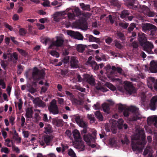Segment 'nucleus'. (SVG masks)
Segmentation results:
<instances>
[{"mask_svg": "<svg viewBox=\"0 0 157 157\" xmlns=\"http://www.w3.org/2000/svg\"><path fill=\"white\" fill-rule=\"evenodd\" d=\"M135 133L132 136V147L134 151L141 152L146 144V142L144 139V130H136Z\"/></svg>", "mask_w": 157, "mask_h": 157, "instance_id": "nucleus-1", "label": "nucleus"}, {"mask_svg": "<svg viewBox=\"0 0 157 157\" xmlns=\"http://www.w3.org/2000/svg\"><path fill=\"white\" fill-rule=\"evenodd\" d=\"M124 89L127 94H131L136 92V90L131 82L126 81L124 82Z\"/></svg>", "mask_w": 157, "mask_h": 157, "instance_id": "nucleus-2", "label": "nucleus"}, {"mask_svg": "<svg viewBox=\"0 0 157 157\" xmlns=\"http://www.w3.org/2000/svg\"><path fill=\"white\" fill-rule=\"evenodd\" d=\"M48 108L50 112L53 114H57L59 113L56 105V101L55 100H52Z\"/></svg>", "mask_w": 157, "mask_h": 157, "instance_id": "nucleus-3", "label": "nucleus"}, {"mask_svg": "<svg viewBox=\"0 0 157 157\" xmlns=\"http://www.w3.org/2000/svg\"><path fill=\"white\" fill-rule=\"evenodd\" d=\"M138 109L135 106H132L130 108L131 111L133 113L132 121H136L141 118L140 115L138 113Z\"/></svg>", "mask_w": 157, "mask_h": 157, "instance_id": "nucleus-4", "label": "nucleus"}, {"mask_svg": "<svg viewBox=\"0 0 157 157\" xmlns=\"http://www.w3.org/2000/svg\"><path fill=\"white\" fill-rule=\"evenodd\" d=\"M44 75V72L43 71H39L37 68L34 67L33 68V78H35L36 75H37L38 77H40L39 78H38V80L43 79Z\"/></svg>", "mask_w": 157, "mask_h": 157, "instance_id": "nucleus-5", "label": "nucleus"}, {"mask_svg": "<svg viewBox=\"0 0 157 157\" xmlns=\"http://www.w3.org/2000/svg\"><path fill=\"white\" fill-rule=\"evenodd\" d=\"M73 144L75 147L79 149L80 151H82L85 149L83 142L81 140L79 141H76L73 142Z\"/></svg>", "mask_w": 157, "mask_h": 157, "instance_id": "nucleus-6", "label": "nucleus"}, {"mask_svg": "<svg viewBox=\"0 0 157 157\" xmlns=\"http://www.w3.org/2000/svg\"><path fill=\"white\" fill-rule=\"evenodd\" d=\"M66 14L65 11H60L56 12L53 15L54 20L56 22H59L60 20V17Z\"/></svg>", "mask_w": 157, "mask_h": 157, "instance_id": "nucleus-7", "label": "nucleus"}, {"mask_svg": "<svg viewBox=\"0 0 157 157\" xmlns=\"http://www.w3.org/2000/svg\"><path fill=\"white\" fill-rule=\"evenodd\" d=\"M56 38H57L56 41L52 42L49 47L48 48H51L52 46L55 45L56 46H60L63 44V40L58 36H57Z\"/></svg>", "mask_w": 157, "mask_h": 157, "instance_id": "nucleus-8", "label": "nucleus"}, {"mask_svg": "<svg viewBox=\"0 0 157 157\" xmlns=\"http://www.w3.org/2000/svg\"><path fill=\"white\" fill-rule=\"evenodd\" d=\"M144 44H145V46L144 47V50L146 51L148 53H151V49L154 48V46L152 43L147 41Z\"/></svg>", "mask_w": 157, "mask_h": 157, "instance_id": "nucleus-9", "label": "nucleus"}, {"mask_svg": "<svg viewBox=\"0 0 157 157\" xmlns=\"http://www.w3.org/2000/svg\"><path fill=\"white\" fill-rule=\"evenodd\" d=\"M83 80L87 82L91 85L94 86L95 85V81L94 78L92 76L88 74H85L83 75Z\"/></svg>", "mask_w": 157, "mask_h": 157, "instance_id": "nucleus-10", "label": "nucleus"}, {"mask_svg": "<svg viewBox=\"0 0 157 157\" xmlns=\"http://www.w3.org/2000/svg\"><path fill=\"white\" fill-rule=\"evenodd\" d=\"M77 123L80 127L85 128L87 126V123L83 121L82 119L79 116H77L75 118Z\"/></svg>", "mask_w": 157, "mask_h": 157, "instance_id": "nucleus-11", "label": "nucleus"}, {"mask_svg": "<svg viewBox=\"0 0 157 157\" xmlns=\"http://www.w3.org/2000/svg\"><path fill=\"white\" fill-rule=\"evenodd\" d=\"M157 96H155L153 97L151 100L150 104L151 110H154L156 109L157 106Z\"/></svg>", "mask_w": 157, "mask_h": 157, "instance_id": "nucleus-12", "label": "nucleus"}, {"mask_svg": "<svg viewBox=\"0 0 157 157\" xmlns=\"http://www.w3.org/2000/svg\"><path fill=\"white\" fill-rule=\"evenodd\" d=\"M149 70L152 73L157 72V61H151L150 63Z\"/></svg>", "mask_w": 157, "mask_h": 157, "instance_id": "nucleus-13", "label": "nucleus"}, {"mask_svg": "<svg viewBox=\"0 0 157 157\" xmlns=\"http://www.w3.org/2000/svg\"><path fill=\"white\" fill-rule=\"evenodd\" d=\"M138 35L139 36V40L140 43L141 45L143 46L147 41V38L144 33H138Z\"/></svg>", "mask_w": 157, "mask_h": 157, "instance_id": "nucleus-14", "label": "nucleus"}, {"mask_svg": "<svg viewBox=\"0 0 157 157\" xmlns=\"http://www.w3.org/2000/svg\"><path fill=\"white\" fill-rule=\"evenodd\" d=\"M72 133L75 141H79L81 140L80 134L78 131L77 129H75L73 131Z\"/></svg>", "mask_w": 157, "mask_h": 157, "instance_id": "nucleus-15", "label": "nucleus"}, {"mask_svg": "<svg viewBox=\"0 0 157 157\" xmlns=\"http://www.w3.org/2000/svg\"><path fill=\"white\" fill-rule=\"evenodd\" d=\"M105 68L107 73L110 75H113L117 71V68L115 66H113L111 67L110 65H107Z\"/></svg>", "mask_w": 157, "mask_h": 157, "instance_id": "nucleus-16", "label": "nucleus"}, {"mask_svg": "<svg viewBox=\"0 0 157 157\" xmlns=\"http://www.w3.org/2000/svg\"><path fill=\"white\" fill-rule=\"evenodd\" d=\"M142 27L143 30L144 31L151 29H155L156 28V27L155 26L148 23L142 24Z\"/></svg>", "mask_w": 157, "mask_h": 157, "instance_id": "nucleus-17", "label": "nucleus"}, {"mask_svg": "<svg viewBox=\"0 0 157 157\" xmlns=\"http://www.w3.org/2000/svg\"><path fill=\"white\" fill-rule=\"evenodd\" d=\"M71 66L73 68H77L78 67V61L74 57H72L71 58Z\"/></svg>", "mask_w": 157, "mask_h": 157, "instance_id": "nucleus-18", "label": "nucleus"}, {"mask_svg": "<svg viewBox=\"0 0 157 157\" xmlns=\"http://www.w3.org/2000/svg\"><path fill=\"white\" fill-rule=\"evenodd\" d=\"M33 102L36 106L39 107H44L45 105L44 102L38 98L34 99L33 101Z\"/></svg>", "mask_w": 157, "mask_h": 157, "instance_id": "nucleus-19", "label": "nucleus"}, {"mask_svg": "<svg viewBox=\"0 0 157 157\" xmlns=\"http://www.w3.org/2000/svg\"><path fill=\"white\" fill-rule=\"evenodd\" d=\"M148 124H150L151 122H154V125L157 128V117L156 116H151L147 118V119Z\"/></svg>", "mask_w": 157, "mask_h": 157, "instance_id": "nucleus-20", "label": "nucleus"}, {"mask_svg": "<svg viewBox=\"0 0 157 157\" xmlns=\"http://www.w3.org/2000/svg\"><path fill=\"white\" fill-rule=\"evenodd\" d=\"M52 123L57 126H61L63 125V120L56 118L52 120Z\"/></svg>", "mask_w": 157, "mask_h": 157, "instance_id": "nucleus-21", "label": "nucleus"}, {"mask_svg": "<svg viewBox=\"0 0 157 157\" xmlns=\"http://www.w3.org/2000/svg\"><path fill=\"white\" fill-rule=\"evenodd\" d=\"M155 80L153 78L150 77L148 78L147 80V85L149 88L152 90L153 89V85L155 83Z\"/></svg>", "mask_w": 157, "mask_h": 157, "instance_id": "nucleus-22", "label": "nucleus"}, {"mask_svg": "<svg viewBox=\"0 0 157 157\" xmlns=\"http://www.w3.org/2000/svg\"><path fill=\"white\" fill-rule=\"evenodd\" d=\"M53 136H51L46 135L44 136V140L47 145L49 144L52 141Z\"/></svg>", "mask_w": 157, "mask_h": 157, "instance_id": "nucleus-23", "label": "nucleus"}, {"mask_svg": "<svg viewBox=\"0 0 157 157\" xmlns=\"http://www.w3.org/2000/svg\"><path fill=\"white\" fill-rule=\"evenodd\" d=\"M145 8L146 9L144 11V14H146L149 17H153L154 16V12L151 11L146 6H145Z\"/></svg>", "mask_w": 157, "mask_h": 157, "instance_id": "nucleus-24", "label": "nucleus"}, {"mask_svg": "<svg viewBox=\"0 0 157 157\" xmlns=\"http://www.w3.org/2000/svg\"><path fill=\"white\" fill-rule=\"evenodd\" d=\"M2 57L4 59H8V60L9 61H11L12 60V56L11 55V53H4Z\"/></svg>", "mask_w": 157, "mask_h": 157, "instance_id": "nucleus-25", "label": "nucleus"}, {"mask_svg": "<svg viewBox=\"0 0 157 157\" xmlns=\"http://www.w3.org/2000/svg\"><path fill=\"white\" fill-rule=\"evenodd\" d=\"M33 110L31 108H28L26 110V116L27 118H31L32 116Z\"/></svg>", "mask_w": 157, "mask_h": 157, "instance_id": "nucleus-26", "label": "nucleus"}, {"mask_svg": "<svg viewBox=\"0 0 157 157\" xmlns=\"http://www.w3.org/2000/svg\"><path fill=\"white\" fill-rule=\"evenodd\" d=\"M152 151V149L150 146H147L146 148L145 149L144 152V155H146L148 153H149V155L148 157H151V155L150 154V153Z\"/></svg>", "mask_w": 157, "mask_h": 157, "instance_id": "nucleus-27", "label": "nucleus"}, {"mask_svg": "<svg viewBox=\"0 0 157 157\" xmlns=\"http://www.w3.org/2000/svg\"><path fill=\"white\" fill-rule=\"evenodd\" d=\"M94 114L96 117L99 120V121H101L103 120V117L100 111H96L95 112Z\"/></svg>", "mask_w": 157, "mask_h": 157, "instance_id": "nucleus-28", "label": "nucleus"}, {"mask_svg": "<svg viewBox=\"0 0 157 157\" xmlns=\"http://www.w3.org/2000/svg\"><path fill=\"white\" fill-rule=\"evenodd\" d=\"M84 140L87 143V144L89 143L91 141V136L90 135H86L83 136Z\"/></svg>", "mask_w": 157, "mask_h": 157, "instance_id": "nucleus-29", "label": "nucleus"}, {"mask_svg": "<svg viewBox=\"0 0 157 157\" xmlns=\"http://www.w3.org/2000/svg\"><path fill=\"white\" fill-rule=\"evenodd\" d=\"M80 6L83 10H90V6L89 5H85L83 3H81L80 4Z\"/></svg>", "mask_w": 157, "mask_h": 157, "instance_id": "nucleus-30", "label": "nucleus"}, {"mask_svg": "<svg viewBox=\"0 0 157 157\" xmlns=\"http://www.w3.org/2000/svg\"><path fill=\"white\" fill-rule=\"evenodd\" d=\"M68 18L70 20H73L75 19V15L73 12H68L67 13Z\"/></svg>", "mask_w": 157, "mask_h": 157, "instance_id": "nucleus-31", "label": "nucleus"}, {"mask_svg": "<svg viewBox=\"0 0 157 157\" xmlns=\"http://www.w3.org/2000/svg\"><path fill=\"white\" fill-rule=\"evenodd\" d=\"M105 85L112 90L114 91L116 90V87L111 83L106 82Z\"/></svg>", "mask_w": 157, "mask_h": 157, "instance_id": "nucleus-32", "label": "nucleus"}, {"mask_svg": "<svg viewBox=\"0 0 157 157\" xmlns=\"http://www.w3.org/2000/svg\"><path fill=\"white\" fill-rule=\"evenodd\" d=\"M87 118L90 120V123H92L94 122L95 121V119L93 114H88L87 115Z\"/></svg>", "mask_w": 157, "mask_h": 157, "instance_id": "nucleus-33", "label": "nucleus"}, {"mask_svg": "<svg viewBox=\"0 0 157 157\" xmlns=\"http://www.w3.org/2000/svg\"><path fill=\"white\" fill-rule=\"evenodd\" d=\"M118 109L120 112H121L123 111H124L127 108V106L125 105H122L121 104H119L118 105Z\"/></svg>", "mask_w": 157, "mask_h": 157, "instance_id": "nucleus-34", "label": "nucleus"}, {"mask_svg": "<svg viewBox=\"0 0 157 157\" xmlns=\"http://www.w3.org/2000/svg\"><path fill=\"white\" fill-rule=\"evenodd\" d=\"M102 108L105 112L108 113L109 110V105L106 103H104L102 105Z\"/></svg>", "mask_w": 157, "mask_h": 157, "instance_id": "nucleus-35", "label": "nucleus"}, {"mask_svg": "<svg viewBox=\"0 0 157 157\" xmlns=\"http://www.w3.org/2000/svg\"><path fill=\"white\" fill-rule=\"evenodd\" d=\"M52 132V127L50 125L45 128L44 132L46 134H49Z\"/></svg>", "mask_w": 157, "mask_h": 157, "instance_id": "nucleus-36", "label": "nucleus"}, {"mask_svg": "<svg viewBox=\"0 0 157 157\" xmlns=\"http://www.w3.org/2000/svg\"><path fill=\"white\" fill-rule=\"evenodd\" d=\"M83 36L80 33L78 32H76V34L74 38L77 39L78 40H82L83 39Z\"/></svg>", "mask_w": 157, "mask_h": 157, "instance_id": "nucleus-37", "label": "nucleus"}, {"mask_svg": "<svg viewBox=\"0 0 157 157\" xmlns=\"http://www.w3.org/2000/svg\"><path fill=\"white\" fill-rule=\"evenodd\" d=\"M92 68L94 69L95 70H97L98 69L99 66H98L96 63V62L94 61H92L91 62V63L90 64Z\"/></svg>", "mask_w": 157, "mask_h": 157, "instance_id": "nucleus-38", "label": "nucleus"}, {"mask_svg": "<svg viewBox=\"0 0 157 157\" xmlns=\"http://www.w3.org/2000/svg\"><path fill=\"white\" fill-rule=\"evenodd\" d=\"M1 152L4 153L6 154H9L10 152V150L9 148L6 147H2L1 150Z\"/></svg>", "mask_w": 157, "mask_h": 157, "instance_id": "nucleus-39", "label": "nucleus"}, {"mask_svg": "<svg viewBox=\"0 0 157 157\" xmlns=\"http://www.w3.org/2000/svg\"><path fill=\"white\" fill-rule=\"evenodd\" d=\"M116 35L121 40H124L125 39V37L124 35L121 33L117 32L116 33Z\"/></svg>", "mask_w": 157, "mask_h": 157, "instance_id": "nucleus-40", "label": "nucleus"}, {"mask_svg": "<svg viewBox=\"0 0 157 157\" xmlns=\"http://www.w3.org/2000/svg\"><path fill=\"white\" fill-rule=\"evenodd\" d=\"M12 150L15 151L17 153H19L20 152V149L17 147H16L13 144L12 145Z\"/></svg>", "mask_w": 157, "mask_h": 157, "instance_id": "nucleus-41", "label": "nucleus"}, {"mask_svg": "<svg viewBox=\"0 0 157 157\" xmlns=\"http://www.w3.org/2000/svg\"><path fill=\"white\" fill-rule=\"evenodd\" d=\"M1 66L5 69H6V67H7V62L6 60H1Z\"/></svg>", "mask_w": 157, "mask_h": 157, "instance_id": "nucleus-42", "label": "nucleus"}, {"mask_svg": "<svg viewBox=\"0 0 157 157\" xmlns=\"http://www.w3.org/2000/svg\"><path fill=\"white\" fill-rule=\"evenodd\" d=\"M118 127L119 129H121L122 128V125L124 123V121L122 119H120L118 121Z\"/></svg>", "mask_w": 157, "mask_h": 157, "instance_id": "nucleus-43", "label": "nucleus"}, {"mask_svg": "<svg viewBox=\"0 0 157 157\" xmlns=\"http://www.w3.org/2000/svg\"><path fill=\"white\" fill-rule=\"evenodd\" d=\"M67 34L71 37L74 38L76 34V32L71 30H68L67 32Z\"/></svg>", "mask_w": 157, "mask_h": 157, "instance_id": "nucleus-44", "label": "nucleus"}, {"mask_svg": "<svg viewBox=\"0 0 157 157\" xmlns=\"http://www.w3.org/2000/svg\"><path fill=\"white\" fill-rule=\"evenodd\" d=\"M129 14V13L126 10H124L122 12L121 14V18H124L126 17V16Z\"/></svg>", "mask_w": 157, "mask_h": 157, "instance_id": "nucleus-45", "label": "nucleus"}, {"mask_svg": "<svg viewBox=\"0 0 157 157\" xmlns=\"http://www.w3.org/2000/svg\"><path fill=\"white\" fill-rule=\"evenodd\" d=\"M5 145L9 147H11V144L10 143L11 142L12 144V145L13 144L12 141H10V140L9 139H7L6 140H5Z\"/></svg>", "mask_w": 157, "mask_h": 157, "instance_id": "nucleus-46", "label": "nucleus"}, {"mask_svg": "<svg viewBox=\"0 0 157 157\" xmlns=\"http://www.w3.org/2000/svg\"><path fill=\"white\" fill-rule=\"evenodd\" d=\"M116 121H113V125L111 126V129L113 133L116 132L115 130L116 129Z\"/></svg>", "mask_w": 157, "mask_h": 157, "instance_id": "nucleus-47", "label": "nucleus"}, {"mask_svg": "<svg viewBox=\"0 0 157 157\" xmlns=\"http://www.w3.org/2000/svg\"><path fill=\"white\" fill-rule=\"evenodd\" d=\"M119 25L124 29H126L128 26V25L126 23L123 22L119 23Z\"/></svg>", "mask_w": 157, "mask_h": 157, "instance_id": "nucleus-48", "label": "nucleus"}, {"mask_svg": "<svg viewBox=\"0 0 157 157\" xmlns=\"http://www.w3.org/2000/svg\"><path fill=\"white\" fill-rule=\"evenodd\" d=\"M77 50L79 52H82L84 49L83 45L81 44L78 45L77 48Z\"/></svg>", "mask_w": 157, "mask_h": 157, "instance_id": "nucleus-49", "label": "nucleus"}, {"mask_svg": "<svg viewBox=\"0 0 157 157\" xmlns=\"http://www.w3.org/2000/svg\"><path fill=\"white\" fill-rule=\"evenodd\" d=\"M68 154L71 157H76L75 154L71 149L69 150Z\"/></svg>", "mask_w": 157, "mask_h": 157, "instance_id": "nucleus-50", "label": "nucleus"}, {"mask_svg": "<svg viewBox=\"0 0 157 157\" xmlns=\"http://www.w3.org/2000/svg\"><path fill=\"white\" fill-rule=\"evenodd\" d=\"M17 50L22 56H26L28 55V53L27 52L22 49L17 48Z\"/></svg>", "mask_w": 157, "mask_h": 157, "instance_id": "nucleus-51", "label": "nucleus"}, {"mask_svg": "<svg viewBox=\"0 0 157 157\" xmlns=\"http://www.w3.org/2000/svg\"><path fill=\"white\" fill-rule=\"evenodd\" d=\"M123 115L125 117H127L129 114V110L127 108L125 110H124L123 112Z\"/></svg>", "mask_w": 157, "mask_h": 157, "instance_id": "nucleus-52", "label": "nucleus"}, {"mask_svg": "<svg viewBox=\"0 0 157 157\" xmlns=\"http://www.w3.org/2000/svg\"><path fill=\"white\" fill-rule=\"evenodd\" d=\"M136 27V25L134 23H132L130 24V26L128 28V30L129 32L132 31L133 29Z\"/></svg>", "mask_w": 157, "mask_h": 157, "instance_id": "nucleus-53", "label": "nucleus"}, {"mask_svg": "<svg viewBox=\"0 0 157 157\" xmlns=\"http://www.w3.org/2000/svg\"><path fill=\"white\" fill-rule=\"evenodd\" d=\"M50 54L52 56L56 57H58L59 56V53L56 51H52L50 52Z\"/></svg>", "mask_w": 157, "mask_h": 157, "instance_id": "nucleus-54", "label": "nucleus"}, {"mask_svg": "<svg viewBox=\"0 0 157 157\" xmlns=\"http://www.w3.org/2000/svg\"><path fill=\"white\" fill-rule=\"evenodd\" d=\"M74 10L76 14L77 15H80L81 13V12L79 9L78 7H75L74 9Z\"/></svg>", "mask_w": 157, "mask_h": 157, "instance_id": "nucleus-55", "label": "nucleus"}, {"mask_svg": "<svg viewBox=\"0 0 157 157\" xmlns=\"http://www.w3.org/2000/svg\"><path fill=\"white\" fill-rule=\"evenodd\" d=\"M0 85L1 86L2 89H4L6 88V84L3 79H0Z\"/></svg>", "mask_w": 157, "mask_h": 157, "instance_id": "nucleus-56", "label": "nucleus"}, {"mask_svg": "<svg viewBox=\"0 0 157 157\" xmlns=\"http://www.w3.org/2000/svg\"><path fill=\"white\" fill-rule=\"evenodd\" d=\"M114 42L115 43V46L117 48L119 49H121L122 48V45L117 40H115Z\"/></svg>", "mask_w": 157, "mask_h": 157, "instance_id": "nucleus-57", "label": "nucleus"}, {"mask_svg": "<svg viewBox=\"0 0 157 157\" xmlns=\"http://www.w3.org/2000/svg\"><path fill=\"white\" fill-rule=\"evenodd\" d=\"M93 108L95 110L98 109L100 108V105L98 102L97 103L93 106Z\"/></svg>", "mask_w": 157, "mask_h": 157, "instance_id": "nucleus-58", "label": "nucleus"}, {"mask_svg": "<svg viewBox=\"0 0 157 157\" xmlns=\"http://www.w3.org/2000/svg\"><path fill=\"white\" fill-rule=\"evenodd\" d=\"M115 18L114 17H112L111 15H109L108 17H107V19L109 20L111 24L113 23Z\"/></svg>", "mask_w": 157, "mask_h": 157, "instance_id": "nucleus-59", "label": "nucleus"}, {"mask_svg": "<svg viewBox=\"0 0 157 157\" xmlns=\"http://www.w3.org/2000/svg\"><path fill=\"white\" fill-rule=\"evenodd\" d=\"M36 25L37 26L39 29H43L45 28V27L43 25L40 24V23H37Z\"/></svg>", "mask_w": 157, "mask_h": 157, "instance_id": "nucleus-60", "label": "nucleus"}, {"mask_svg": "<svg viewBox=\"0 0 157 157\" xmlns=\"http://www.w3.org/2000/svg\"><path fill=\"white\" fill-rule=\"evenodd\" d=\"M110 79L111 81H112L113 82H118L120 83H122L120 79L118 78H110Z\"/></svg>", "mask_w": 157, "mask_h": 157, "instance_id": "nucleus-61", "label": "nucleus"}, {"mask_svg": "<svg viewBox=\"0 0 157 157\" xmlns=\"http://www.w3.org/2000/svg\"><path fill=\"white\" fill-rule=\"evenodd\" d=\"M48 20V18H47L45 17L40 19L39 20V21L41 23H44L45 22H47Z\"/></svg>", "mask_w": 157, "mask_h": 157, "instance_id": "nucleus-62", "label": "nucleus"}, {"mask_svg": "<svg viewBox=\"0 0 157 157\" xmlns=\"http://www.w3.org/2000/svg\"><path fill=\"white\" fill-rule=\"evenodd\" d=\"M19 33L21 35H24L26 33V32L25 30L23 28L20 29L19 30Z\"/></svg>", "mask_w": 157, "mask_h": 157, "instance_id": "nucleus-63", "label": "nucleus"}, {"mask_svg": "<svg viewBox=\"0 0 157 157\" xmlns=\"http://www.w3.org/2000/svg\"><path fill=\"white\" fill-rule=\"evenodd\" d=\"M109 141L110 144L111 146L114 145L116 143L115 140L114 139H110Z\"/></svg>", "mask_w": 157, "mask_h": 157, "instance_id": "nucleus-64", "label": "nucleus"}]
</instances>
